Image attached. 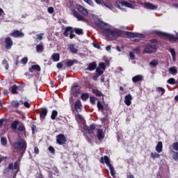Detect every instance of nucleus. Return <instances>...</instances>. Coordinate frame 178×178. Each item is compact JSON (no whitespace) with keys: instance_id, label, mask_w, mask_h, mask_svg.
Masks as SVG:
<instances>
[{"instance_id":"1","label":"nucleus","mask_w":178,"mask_h":178,"mask_svg":"<svg viewBox=\"0 0 178 178\" xmlns=\"http://www.w3.org/2000/svg\"><path fill=\"white\" fill-rule=\"evenodd\" d=\"M95 24L99 26V27H101V29H103V34L110 38H119L122 34L119 30H111L108 24L99 19L95 21Z\"/></svg>"},{"instance_id":"2","label":"nucleus","mask_w":178,"mask_h":178,"mask_svg":"<svg viewBox=\"0 0 178 178\" xmlns=\"http://www.w3.org/2000/svg\"><path fill=\"white\" fill-rule=\"evenodd\" d=\"M115 6L117 8H118V9H120L123 12H126V8H123V6H125L126 8H129V9H136L133 4L126 1L117 0L115 1Z\"/></svg>"},{"instance_id":"3","label":"nucleus","mask_w":178,"mask_h":178,"mask_svg":"<svg viewBox=\"0 0 178 178\" xmlns=\"http://www.w3.org/2000/svg\"><path fill=\"white\" fill-rule=\"evenodd\" d=\"M156 41L155 40H152L149 43L146 44L144 48V54H152L154 52H156Z\"/></svg>"},{"instance_id":"4","label":"nucleus","mask_w":178,"mask_h":178,"mask_svg":"<svg viewBox=\"0 0 178 178\" xmlns=\"http://www.w3.org/2000/svg\"><path fill=\"white\" fill-rule=\"evenodd\" d=\"M14 147L15 149H24V151H26V149L27 148V143L24 140L20 138L17 142L14 143Z\"/></svg>"},{"instance_id":"5","label":"nucleus","mask_w":178,"mask_h":178,"mask_svg":"<svg viewBox=\"0 0 178 178\" xmlns=\"http://www.w3.org/2000/svg\"><path fill=\"white\" fill-rule=\"evenodd\" d=\"M56 143L58 145H63L66 144V137L65 135L60 134L56 136Z\"/></svg>"},{"instance_id":"6","label":"nucleus","mask_w":178,"mask_h":178,"mask_svg":"<svg viewBox=\"0 0 178 178\" xmlns=\"http://www.w3.org/2000/svg\"><path fill=\"white\" fill-rule=\"evenodd\" d=\"M10 37H15V38H22L24 37V33L19 30L13 31L11 33H10Z\"/></svg>"},{"instance_id":"7","label":"nucleus","mask_w":178,"mask_h":178,"mask_svg":"<svg viewBox=\"0 0 178 178\" xmlns=\"http://www.w3.org/2000/svg\"><path fill=\"white\" fill-rule=\"evenodd\" d=\"M125 35H127L129 38H134L136 37L138 38H143V37H144V35L143 34L132 32H125Z\"/></svg>"},{"instance_id":"8","label":"nucleus","mask_w":178,"mask_h":178,"mask_svg":"<svg viewBox=\"0 0 178 178\" xmlns=\"http://www.w3.org/2000/svg\"><path fill=\"white\" fill-rule=\"evenodd\" d=\"M6 49H10L13 46V40L10 37H7L5 38Z\"/></svg>"},{"instance_id":"9","label":"nucleus","mask_w":178,"mask_h":178,"mask_svg":"<svg viewBox=\"0 0 178 178\" xmlns=\"http://www.w3.org/2000/svg\"><path fill=\"white\" fill-rule=\"evenodd\" d=\"M76 9L78 10V12L81 13V15H83V16H88V11L82 6L77 5Z\"/></svg>"},{"instance_id":"10","label":"nucleus","mask_w":178,"mask_h":178,"mask_svg":"<svg viewBox=\"0 0 178 178\" xmlns=\"http://www.w3.org/2000/svg\"><path fill=\"white\" fill-rule=\"evenodd\" d=\"M72 15L76 17L79 22H86V18L81 15L79 12L76 11V10H72Z\"/></svg>"},{"instance_id":"11","label":"nucleus","mask_w":178,"mask_h":178,"mask_svg":"<svg viewBox=\"0 0 178 178\" xmlns=\"http://www.w3.org/2000/svg\"><path fill=\"white\" fill-rule=\"evenodd\" d=\"M83 129L86 133H88V134H92L94 133V131L95 130V124H92L90 127L88 126H84Z\"/></svg>"},{"instance_id":"12","label":"nucleus","mask_w":178,"mask_h":178,"mask_svg":"<svg viewBox=\"0 0 178 178\" xmlns=\"http://www.w3.org/2000/svg\"><path fill=\"white\" fill-rule=\"evenodd\" d=\"M144 8H145V9H149L150 10H155L158 9V6L154 5L152 3H147V2L144 3Z\"/></svg>"},{"instance_id":"13","label":"nucleus","mask_w":178,"mask_h":178,"mask_svg":"<svg viewBox=\"0 0 178 178\" xmlns=\"http://www.w3.org/2000/svg\"><path fill=\"white\" fill-rule=\"evenodd\" d=\"M100 163H106V165H107V166L110 167L112 165V164H111V160L109 159V157H108V156H104V157H102L100 159Z\"/></svg>"},{"instance_id":"14","label":"nucleus","mask_w":178,"mask_h":178,"mask_svg":"<svg viewBox=\"0 0 178 178\" xmlns=\"http://www.w3.org/2000/svg\"><path fill=\"white\" fill-rule=\"evenodd\" d=\"M132 99L133 97H131V95L129 94L126 95L124 97V104H126L127 106H130V105H131Z\"/></svg>"},{"instance_id":"15","label":"nucleus","mask_w":178,"mask_h":178,"mask_svg":"<svg viewBox=\"0 0 178 178\" xmlns=\"http://www.w3.org/2000/svg\"><path fill=\"white\" fill-rule=\"evenodd\" d=\"M95 69H97V63L92 62L88 65V67L86 69V70L92 72V70H95Z\"/></svg>"},{"instance_id":"16","label":"nucleus","mask_w":178,"mask_h":178,"mask_svg":"<svg viewBox=\"0 0 178 178\" xmlns=\"http://www.w3.org/2000/svg\"><path fill=\"white\" fill-rule=\"evenodd\" d=\"M161 35H165V37H168L170 41L176 42L177 38L175 37V35L167 33H161Z\"/></svg>"},{"instance_id":"17","label":"nucleus","mask_w":178,"mask_h":178,"mask_svg":"<svg viewBox=\"0 0 178 178\" xmlns=\"http://www.w3.org/2000/svg\"><path fill=\"white\" fill-rule=\"evenodd\" d=\"M34 70H36V72H41V67H40L38 65H34L29 68L30 73H33Z\"/></svg>"},{"instance_id":"18","label":"nucleus","mask_w":178,"mask_h":178,"mask_svg":"<svg viewBox=\"0 0 178 178\" xmlns=\"http://www.w3.org/2000/svg\"><path fill=\"white\" fill-rule=\"evenodd\" d=\"M72 27H71V26H67L66 29H65V31H64V33H63V35H65V37H69V35H70V33H73V31H72Z\"/></svg>"},{"instance_id":"19","label":"nucleus","mask_w":178,"mask_h":178,"mask_svg":"<svg viewBox=\"0 0 178 178\" xmlns=\"http://www.w3.org/2000/svg\"><path fill=\"white\" fill-rule=\"evenodd\" d=\"M74 108L76 112L81 111V102L80 100H77L74 104Z\"/></svg>"},{"instance_id":"20","label":"nucleus","mask_w":178,"mask_h":178,"mask_svg":"<svg viewBox=\"0 0 178 178\" xmlns=\"http://www.w3.org/2000/svg\"><path fill=\"white\" fill-rule=\"evenodd\" d=\"M144 79L143 75H136L132 78L133 83H138V81H141Z\"/></svg>"},{"instance_id":"21","label":"nucleus","mask_w":178,"mask_h":178,"mask_svg":"<svg viewBox=\"0 0 178 178\" xmlns=\"http://www.w3.org/2000/svg\"><path fill=\"white\" fill-rule=\"evenodd\" d=\"M68 48L72 54H77L78 50L77 49H76V47H74V44H68Z\"/></svg>"},{"instance_id":"22","label":"nucleus","mask_w":178,"mask_h":178,"mask_svg":"<svg viewBox=\"0 0 178 178\" xmlns=\"http://www.w3.org/2000/svg\"><path fill=\"white\" fill-rule=\"evenodd\" d=\"M162 148H163V145H162V142H158V144L156 146V152H158L159 154H161V152H162Z\"/></svg>"},{"instance_id":"23","label":"nucleus","mask_w":178,"mask_h":178,"mask_svg":"<svg viewBox=\"0 0 178 178\" xmlns=\"http://www.w3.org/2000/svg\"><path fill=\"white\" fill-rule=\"evenodd\" d=\"M51 59L54 62H59L60 56L59 54L58 53H54L51 56Z\"/></svg>"},{"instance_id":"24","label":"nucleus","mask_w":178,"mask_h":178,"mask_svg":"<svg viewBox=\"0 0 178 178\" xmlns=\"http://www.w3.org/2000/svg\"><path fill=\"white\" fill-rule=\"evenodd\" d=\"M48 113V110L47 108H43L40 114V116L41 119H44L45 116H47V114Z\"/></svg>"},{"instance_id":"25","label":"nucleus","mask_w":178,"mask_h":178,"mask_svg":"<svg viewBox=\"0 0 178 178\" xmlns=\"http://www.w3.org/2000/svg\"><path fill=\"white\" fill-rule=\"evenodd\" d=\"M97 134L98 140H102L104 138V131L102 129H98Z\"/></svg>"},{"instance_id":"26","label":"nucleus","mask_w":178,"mask_h":178,"mask_svg":"<svg viewBox=\"0 0 178 178\" xmlns=\"http://www.w3.org/2000/svg\"><path fill=\"white\" fill-rule=\"evenodd\" d=\"M11 105L12 106H14V108H19V106L22 105V103H20V100L19 102H17V100H13L11 102Z\"/></svg>"},{"instance_id":"27","label":"nucleus","mask_w":178,"mask_h":178,"mask_svg":"<svg viewBox=\"0 0 178 178\" xmlns=\"http://www.w3.org/2000/svg\"><path fill=\"white\" fill-rule=\"evenodd\" d=\"M170 152L172 154V158L175 161H178V152L173 151L172 148H170Z\"/></svg>"},{"instance_id":"28","label":"nucleus","mask_w":178,"mask_h":178,"mask_svg":"<svg viewBox=\"0 0 178 178\" xmlns=\"http://www.w3.org/2000/svg\"><path fill=\"white\" fill-rule=\"evenodd\" d=\"M74 63H77V60H68L66 62V65L69 66V67H70V66H73V65H74Z\"/></svg>"},{"instance_id":"29","label":"nucleus","mask_w":178,"mask_h":178,"mask_svg":"<svg viewBox=\"0 0 178 178\" xmlns=\"http://www.w3.org/2000/svg\"><path fill=\"white\" fill-rule=\"evenodd\" d=\"M169 52H170L172 56V60H176V52L175 51V49L170 48L169 49Z\"/></svg>"},{"instance_id":"30","label":"nucleus","mask_w":178,"mask_h":178,"mask_svg":"<svg viewBox=\"0 0 178 178\" xmlns=\"http://www.w3.org/2000/svg\"><path fill=\"white\" fill-rule=\"evenodd\" d=\"M57 116H58V111H56V110H54L51 113V119H52V120H55Z\"/></svg>"},{"instance_id":"31","label":"nucleus","mask_w":178,"mask_h":178,"mask_svg":"<svg viewBox=\"0 0 178 178\" xmlns=\"http://www.w3.org/2000/svg\"><path fill=\"white\" fill-rule=\"evenodd\" d=\"M104 6H106V8H108V9H110L111 10H113V6L112 5V3H111V2L107 1L104 3Z\"/></svg>"},{"instance_id":"32","label":"nucleus","mask_w":178,"mask_h":178,"mask_svg":"<svg viewBox=\"0 0 178 178\" xmlns=\"http://www.w3.org/2000/svg\"><path fill=\"white\" fill-rule=\"evenodd\" d=\"M158 60H153L149 63V66H152V67H155L156 66H158Z\"/></svg>"},{"instance_id":"33","label":"nucleus","mask_w":178,"mask_h":178,"mask_svg":"<svg viewBox=\"0 0 178 178\" xmlns=\"http://www.w3.org/2000/svg\"><path fill=\"white\" fill-rule=\"evenodd\" d=\"M1 63L3 66H5L6 70H8V69H9V64L8 63V60H6V59H3Z\"/></svg>"},{"instance_id":"34","label":"nucleus","mask_w":178,"mask_h":178,"mask_svg":"<svg viewBox=\"0 0 178 178\" xmlns=\"http://www.w3.org/2000/svg\"><path fill=\"white\" fill-rule=\"evenodd\" d=\"M108 168L110 169L111 176H113V177H115V175H116V172H115V168L112 165H110Z\"/></svg>"},{"instance_id":"35","label":"nucleus","mask_w":178,"mask_h":178,"mask_svg":"<svg viewBox=\"0 0 178 178\" xmlns=\"http://www.w3.org/2000/svg\"><path fill=\"white\" fill-rule=\"evenodd\" d=\"M151 158H152V159H155L156 158H159V156H161V154L156 153V152H152L150 154Z\"/></svg>"},{"instance_id":"36","label":"nucleus","mask_w":178,"mask_h":178,"mask_svg":"<svg viewBox=\"0 0 178 178\" xmlns=\"http://www.w3.org/2000/svg\"><path fill=\"white\" fill-rule=\"evenodd\" d=\"M76 120L78 121V122H84V118H83V116L80 114H77L76 115Z\"/></svg>"},{"instance_id":"37","label":"nucleus","mask_w":178,"mask_h":178,"mask_svg":"<svg viewBox=\"0 0 178 178\" xmlns=\"http://www.w3.org/2000/svg\"><path fill=\"white\" fill-rule=\"evenodd\" d=\"M36 51L37 52H42V51H44V47L42 44H38L36 46Z\"/></svg>"},{"instance_id":"38","label":"nucleus","mask_w":178,"mask_h":178,"mask_svg":"<svg viewBox=\"0 0 178 178\" xmlns=\"http://www.w3.org/2000/svg\"><path fill=\"white\" fill-rule=\"evenodd\" d=\"M92 91L93 94H95V95H97V97H101L102 95V93L97 89H93Z\"/></svg>"},{"instance_id":"39","label":"nucleus","mask_w":178,"mask_h":178,"mask_svg":"<svg viewBox=\"0 0 178 178\" xmlns=\"http://www.w3.org/2000/svg\"><path fill=\"white\" fill-rule=\"evenodd\" d=\"M156 91L157 92H161V95H163V94H165V88L162 87H157Z\"/></svg>"},{"instance_id":"40","label":"nucleus","mask_w":178,"mask_h":178,"mask_svg":"<svg viewBox=\"0 0 178 178\" xmlns=\"http://www.w3.org/2000/svg\"><path fill=\"white\" fill-rule=\"evenodd\" d=\"M12 94H17V86L14 85L11 89Z\"/></svg>"},{"instance_id":"41","label":"nucleus","mask_w":178,"mask_h":178,"mask_svg":"<svg viewBox=\"0 0 178 178\" xmlns=\"http://www.w3.org/2000/svg\"><path fill=\"white\" fill-rule=\"evenodd\" d=\"M18 123H19V122L15 121L14 122H13L11 124V128L13 129V130H16V129H17Z\"/></svg>"},{"instance_id":"42","label":"nucleus","mask_w":178,"mask_h":178,"mask_svg":"<svg viewBox=\"0 0 178 178\" xmlns=\"http://www.w3.org/2000/svg\"><path fill=\"white\" fill-rule=\"evenodd\" d=\"M21 105H24L25 108H30V103L29 102H23V100H20Z\"/></svg>"},{"instance_id":"43","label":"nucleus","mask_w":178,"mask_h":178,"mask_svg":"<svg viewBox=\"0 0 178 178\" xmlns=\"http://www.w3.org/2000/svg\"><path fill=\"white\" fill-rule=\"evenodd\" d=\"M1 145L5 147V145H6V143H8V140L6 139V138L5 137H2L1 138Z\"/></svg>"},{"instance_id":"44","label":"nucleus","mask_w":178,"mask_h":178,"mask_svg":"<svg viewBox=\"0 0 178 178\" xmlns=\"http://www.w3.org/2000/svg\"><path fill=\"white\" fill-rule=\"evenodd\" d=\"M167 83H168V84H176V79H175L174 78H170L167 81Z\"/></svg>"},{"instance_id":"45","label":"nucleus","mask_w":178,"mask_h":178,"mask_svg":"<svg viewBox=\"0 0 178 178\" xmlns=\"http://www.w3.org/2000/svg\"><path fill=\"white\" fill-rule=\"evenodd\" d=\"M169 70L172 74H176V73H177V70H176V67H170Z\"/></svg>"},{"instance_id":"46","label":"nucleus","mask_w":178,"mask_h":178,"mask_svg":"<svg viewBox=\"0 0 178 178\" xmlns=\"http://www.w3.org/2000/svg\"><path fill=\"white\" fill-rule=\"evenodd\" d=\"M173 150L178 152V142H175L172 145Z\"/></svg>"},{"instance_id":"47","label":"nucleus","mask_w":178,"mask_h":178,"mask_svg":"<svg viewBox=\"0 0 178 178\" xmlns=\"http://www.w3.org/2000/svg\"><path fill=\"white\" fill-rule=\"evenodd\" d=\"M74 31H75L76 34H78L79 35L83 34V29H75Z\"/></svg>"},{"instance_id":"48","label":"nucleus","mask_w":178,"mask_h":178,"mask_svg":"<svg viewBox=\"0 0 178 178\" xmlns=\"http://www.w3.org/2000/svg\"><path fill=\"white\" fill-rule=\"evenodd\" d=\"M96 73L99 75L101 76V74H104V71L102 70H101V68L97 67L96 69Z\"/></svg>"},{"instance_id":"49","label":"nucleus","mask_w":178,"mask_h":178,"mask_svg":"<svg viewBox=\"0 0 178 178\" xmlns=\"http://www.w3.org/2000/svg\"><path fill=\"white\" fill-rule=\"evenodd\" d=\"M97 108L99 111H104V106L100 103V102H97Z\"/></svg>"},{"instance_id":"50","label":"nucleus","mask_w":178,"mask_h":178,"mask_svg":"<svg viewBox=\"0 0 178 178\" xmlns=\"http://www.w3.org/2000/svg\"><path fill=\"white\" fill-rule=\"evenodd\" d=\"M18 131H24V125L23 124H20L18 125Z\"/></svg>"},{"instance_id":"51","label":"nucleus","mask_w":178,"mask_h":178,"mask_svg":"<svg viewBox=\"0 0 178 178\" xmlns=\"http://www.w3.org/2000/svg\"><path fill=\"white\" fill-rule=\"evenodd\" d=\"M129 58L131 60H134V59H136V56L134 55V53H133V51L129 52Z\"/></svg>"},{"instance_id":"52","label":"nucleus","mask_w":178,"mask_h":178,"mask_svg":"<svg viewBox=\"0 0 178 178\" xmlns=\"http://www.w3.org/2000/svg\"><path fill=\"white\" fill-rule=\"evenodd\" d=\"M21 62L23 63V65H26L29 62V58L27 57H24Z\"/></svg>"},{"instance_id":"53","label":"nucleus","mask_w":178,"mask_h":178,"mask_svg":"<svg viewBox=\"0 0 178 178\" xmlns=\"http://www.w3.org/2000/svg\"><path fill=\"white\" fill-rule=\"evenodd\" d=\"M81 98L83 101H87V99H88V94H83Z\"/></svg>"},{"instance_id":"54","label":"nucleus","mask_w":178,"mask_h":178,"mask_svg":"<svg viewBox=\"0 0 178 178\" xmlns=\"http://www.w3.org/2000/svg\"><path fill=\"white\" fill-rule=\"evenodd\" d=\"M84 2L88 3V5H90V6H93L94 3H92V1L91 0H83Z\"/></svg>"},{"instance_id":"55","label":"nucleus","mask_w":178,"mask_h":178,"mask_svg":"<svg viewBox=\"0 0 178 178\" xmlns=\"http://www.w3.org/2000/svg\"><path fill=\"white\" fill-rule=\"evenodd\" d=\"M43 35H44V33H40V34L36 35L37 39H38L39 41H41V40H42V36H43Z\"/></svg>"},{"instance_id":"56","label":"nucleus","mask_w":178,"mask_h":178,"mask_svg":"<svg viewBox=\"0 0 178 178\" xmlns=\"http://www.w3.org/2000/svg\"><path fill=\"white\" fill-rule=\"evenodd\" d=\"M49 152H51V154H55V149H54V147H52V146H49Z\"/></svg>"},{"instance_id":"57","label":"nucleus","mask_w":178,"mask_h":178,"mask_svg":"<svg viewBox=\"0 0 178 178\" xmlns=\"http://www.w3.org/2000/svg\"><path fill=\"white\" fill-rule=\"evenodd\" d=\"M99 66L100 69H103L104 70H105V69H106L105 63H100L99 64Z\"/></svg>"},{"instance_id":"58","label":"nucleus","mask_w":178,"mask_h":178,"mask_svg":"<svg viewBox=\"0 0 178 178\" xmlns=\"http://www.w3.org/2000/svg\"><path fill=\"white\" fill-rule=\"evenodd\" d=\"M140 48L137 47L134 49V54H136L137 55H138V54H140Z\"/></svg>"},{"instance_id":"59","label":"nucleus","mask_w":178,"mask_h":178,"mask_svg":"<svg viewBox=\"0 0 178 178\" xmlns=\"http://www.w3.org/2000/svg\"><path fill=\"white\" fill-rule=\"evenodd\" d=\"M90 103L92 104V105H94L95 104V97H90Z\"/></svg>"},{"instance_id":"60","label":"nucleus","mask_w":178,"mask_h":178,"mask_svg":"<svg viewBox=\"0 0 178 178\" xmlns=\"http://www.w3.org/2000/svg\"><path fill=\"white\" fill-rule=\"evenodd\" d=\"M57 67L58 69H62V67H63V64H62V63H57Z\"/></svg>"},{"instance_id":"61","label":"nucleus","mask_w":178,"mask_h":178,"mask_svg":"<svg viewBox=\"0 0 178 178\" xmlns=\"http://www.w3.org/2000/svg\"><path fill=\"white\" fill-rule=\"evenodd\" d=\"M13 168H14L13 163H11L9 164V165L8 167V169L13 170Z\"/></svg>"},{"instance_id":"62","label":"nucleus","mask_w":178,"mask_h":178,"mask_svg":"<svg viewBox=\"0 0 178 178\" xmlns=\"http://www.w3.org/2000/svg\"><path fill=\"white\" fill-rule=\"evenodd\" d=\"M74 88H78L77 83H74L72 87V91H74Z\"/></svg>"},{"instance_id":"63","label":"nucleus","mask_w":178,"mask_h":178,"mask_svg":"<svg viewBox=\"0 0 178 178\" xmlns=\"http://www.w3.org/2000/svg\"><path fill=\"white\" fill-rule=\"evenodd\" d=\"M47 12L49 13H52L54 12V8L52 7H49L48 9H47Z\"/></svg>"},{"instance_id":"64","label":"nucleus","mask_w":178,"mask_h":178,"mask_svg":"<svg viewBox=\"0 0 178 178\" xmlns=\"http://www.w3.org/2000/svg\"><path fill=\"white\" fill-rule=\"evenodd\" d=\"M35 177H36V178H43V177H42V174H41V173H37V174L35 175Z\"/></svg>"}]
</instances>
